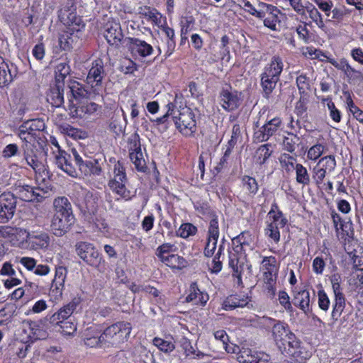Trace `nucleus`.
Returning <instances> with one entry per match:
<instances>
[{"instance_id":"f257e3e1","label":"nucleus","mask_w":363,"mask_h":363,"mask_svg":"<svg viewBox=\"0 0 363 363\" xmlns=\"http://www.w3.org/2000/svg\"><path fill=\"white\" fill-rule=\"evenodd\" d=\"M283 62L279 56H274L267 64L261 74V86L263 96L269 99L283 70Z\"/></svg>"},{"instance_id":"f03ea898","label":"nucleus","mask_w":363,"mask_h":363,"mask_svg":"<svg viewBox=\"0 0 363 363\" xmlns=\"http://www.w3.org/2000/svg\"><path fill=\"white\" fill-rule=\"evenodd\" d=\"M131 330V324L125 321L117 322L107 327L102 333L105 348L120 347L121 345L128 341Z\"/></svg>"},{"instance_id":"7ed1b4c3","label":"nucleus","mask_w":363,"mask_h":363,"mask_svg":"<svg viewBox=\"0 0 363 363\" xmlns=\"http://www.w3.org/2000/svg\"><path fill=\"white\" fill-rule=\"evenodd\" d=\"M128 182L125 168L123 164L118 162L114 164L113 175L108 182V186L117 197L116 201L123 200L128 201L135 196L134 194L127 188Z\"/></svg>"},{"instance_id":"20e7f679","label":"nucleus","mask_w":363,"mask_h":363,"mask_svg":"<svg viewBox=\"0 0 363 363\" xmlns=\"http://www.w3.org/2000/svg\"><path fill=\"white\" fill-rule=\"evenodd\" d=\"M76 252L87 264L103 272L106 270V262L93 244L79 242L76 244Z\"/></svg>"},{"instance_id":"39448f33","label":"nucleus","mask_w":363,"mask_h":363,"mask_svg":"<svg viewBox=\"0 0 363 363\" xmlns=\"http://www.w3.org/2000/svg\"><path fill=\"white\" fill-rule=\"evenodd\" d=\"M173 121L177 129L185 136H191L196 130L195 114L189 107L174 109Z\"/></svg>"},{"instance_id":"423d86ee","label":"nucleus","mask_w":363,"mask_h":363,"mask_svg":"<svg viewBox=\"0 0 363 363\" xmlns=\"http://www.w3.org/2000/svg\"><path fill=\"white\" fill-rule=\"evenodd\" d=\"M269 221L264 230L265 235L278 243L280 240L279 228H284L287 223V219L283 213L279 209L276 203L272 204L271 209L268 213Z\"/></svg>"},{"instance_id":"0eeeda50","label":"nucleus","mask_w":363,"mask_h":363,"mask_svg":"<svg viewBox=\"0 0 363 363\" xmlns=\"http://www.w3.org/2000/svg\"><path fill=\"white\" fill-rule=\"evenodd\" d=\"M106 76L102 60L97 59L91 62L86 76V82L91 86L95 95L102 96L104 86L102 81Z\"/></svg>"},{"instance_id":"6e6552de","label":"nucleus","mask_w":363,"mask_h":363,"mask_svg":"<svg viewBox=\"0 0 363 363\" xmlns=\"http://www.w3.org/2000/svg\"><path fill=\"white\" fill-rule=\"evenodd\" d=\"M261 323L272 326V333L275 344L279 349L284 348L286 350V342L289 334L293 333L289 330L288 325L268 317H263Z\"/></svg>"},{"instance_id":"1a4fd4ad","label":"nucleus","mask_w":363,"mask_h":363,"mask_svg":"<svg viewBox=\"0 0 363 363\" xmlns=\"http://www.w3.org/2000/svg\"><path fill=\"white\" fill-rule=\"evenodd\" d=\"M17 205V196L11 192L0 195V223H6L14 216Z\"/></svg>"},{"instance_id":"9d476101","label":"nucleus","mask_w":363,"mask_h":363,"mask_svg":"<svg viewBox=\"0 0 363 363\" xmlns=\"http://www.w3.org/2000/svg\"><path fill=\"white\" fill-rule=\"evenodd\" d=\"M72 152L76 165L82 174L85 176L91 174L99 176L101 174L102 168L98 160L93 158L84 159L75 149H72Z\"/></svg>"},{"instance_id":"9b49d317","label":"nucleus","mask_w":363,"mask_h":363,"mask_svg":"<svg viewBox=\"0 0 363 363\" xmlns=\"http://www.w3.org/2000/svg\"><path fill=\"white\" fill-rule=\"evenodd\" d=\"M14 191L17 197L26 202H41L45 198V191L43 189L28 184L16 185Z\"/></svg>"},{"instance_id":"f8f14e48","label":"nucleus","mask_w":363,"mask_h":363,"mask_svg":"<svg viewBox=\"0 0 363 363\" xmlns=\"http://www.w3.org/2000/svg\"><path fill=\"white\" fill-rule=\"evenodd\" d=\"M288 345L287 353L291 356L296 363H304L310 357L309 353L302 346L301 342L297 339L296 335L289 334L286 345Z\"/></svg>"},{"instance_id":"ddd939ff","label":"nucleus","mask_w":363,"mask_h":363,"mask_svg":"<svg viewBox=\"0 0 363 363\" xmlns=\"http://www.w3.org/2000/svg\"><path fill=\"white\" fill-rule=\"evenodd\" d=\"M80 298H74L68 303L62 306L57 312L53 313L49 318V322L51 324H60L71 318L72 315L76 311L80 304Z\"/></svg>"},{"instance_id":"4468645a","label":"nucleus","mask_w":363,"mask_h":363,"mask_svg":"<svg viewBox=\"0 0 363 363\" xmlns=\"http://www.w3.org/2000/svg\"><path fill=\"white\" fill-rule=\"evenodd\" d=\"M219 234L218 218L213 216L209 222L208 229L207 242L203 252L206 257H212L214 254L216 249Z\"/></svg>"},{"instance_id":"2eb2a0df","label":"nucleus","mask_w":363,"mask_h":363,"mask_svg":"<svg viewBox=\"0 0 363 363\" xmlns=\"http://www.w3.org/2000/svg\"><path fill=\"white\" fill-rule=\"evenodd\" d=\"M281 125V120L280 118L275 117L264 125H263L258 130L254 133V138L256 141L261 143L267 141L272 136H273L279 130Z\"/></svg>"},{"instance_id":"dca6fc26","label":"nucleus","mask_w":363,"mask_h":363,"mask_svg":"<svg viewBox=\"0 0 363 363\" xmlns=\"http://www.w3.org/2000/svg\"><path fill=\"white\" fill-rule=\"evenodd\" d=\"M67 274V269L66 267L59 266L55 268V277L50 289V295L55 299H59L62 296Z\"/></svg>"},{"instance_id":"f3484780","label":"nucleus","mask_w":363,"mask_h":363,"mask_svg":"<svg viewBox=\"0 0 363 363\" xmlns=\"http://www.w3.org/2000/svg\"><path fill=\"white\" fill-rule=\"evenodd\" d=\"M74 216L54 215L51 221V230L57 237L64 235L74 223Z\"/></svg>"},{"instance_id":"a211bd4d","label":"nucleus","mask_w":363,"mask_h":363,"mask_svg":"<svg viewBox=\"0 0 363 363\" xmlns=\"http://www.w3.org/2000/svg\"><path fill=\"white\" fill-rule=\"evenodd\" d=\"M104 37L108 43L118 48L123 39L121 26L116 21H108L105 26Z\"/></svg>"},{"instance_id":"6ab92c4d","label":"nucleus","mask_w":363,"mask_h":363,"mask_svg":"<svg viewBox=\"0 0 363 363\" xmlns=\"http://www.w3.org/2000/svg\"><path fill=\"white\" fill-rule=\"evenodd\" d=\"M128 150L130 152V159L135 168L140 172H145L146 168L145 161L143 157L140 143L135 136L133 138L129 139Z\"/></svg>"},{"instance_id":"aec40b11","label":"nucleus","mask_w":363,"mask_h":363,"mask_svg":"<svg viewBox=\"0 0 363 363\" xmlns=\"http://www.w3.org/2000/svg\"><path fill=\"white\" fill-rule=\"evenodd\" d=\"M240 94L235 90L223 89L220 93L221 106L226 111H230L236 109L240 105Z\"/></svg>"},{"instance_id":"412c9836","label":"nucleus","mask_w":363,"mask_h":363,"mask_svg":"<svg viewBox=\"0 0 363 363\" xmlns=\"http://www.w3.org/2000/svg\"><path fill=\"white\" fill-rule=\"evenodd\" d=\"M56 166L72 177L78 176L76 167L71 163V155L65 151L59 150L55 156Z\"/></svg>"},{"instance_id":"4be33fe9","label":"nucleus","mask_w":363,"mask_h":363,"mask_svg":"<svg viewBox=\"0 0 363 363\" xmlns=\"http://www.w3.org/2000/svg\"><path fill=\"white\" fill-rule=\"evenodd\" d=\"M26 241L33 250L46 249L50 244V237L44 232H27Z\"/></svg>"},{"instance_id":"5701e85b","label":"nucleus","mask_w":363,"mask_h":363,"mask_svg":"<svg viewBox=\"0 0 363 363\" xmlns=\"http://www.w3.org/2000/svg\"><path fill=\"white\" fill-rule=\"evenodd\" d=\"M128 48L131 53L141 57H146L153 52L152 46L137 38H128Z\"/></svg>"},{"instance_id":"b1692460","label":"nucleus","mask_w":363,"mask_h":363,"mask_svg":"<svg viewBox=\"0 0 363 363\" xmlns=\"http://www.w3.org/2000/svg\"><path fill=\"white\" fill-rule=\"evenodd\" d=\"M23 157L26 164L34 170L36 174L40 177L48 176V172L45 166L38 160L37 155L33 154V150L29 149L28 145H26V149H24Z\"/></svg>"},{"instance_id":"393cba45","label":"nucleus","mask_w":363,"mask_h":363,"mask_svg":"<svg viewBox=\"0 0 363 363\" xmlns=\"http://www.w3.org/2000/svg\"><path fill=\"white\" fill-rule=\"evenodd\" d=\"M328 62L337 69L341 70L350 80H360L363 77L362 73L352 67L347 60L345 58L336 60L334 58H329Z\"/></svg>"},{"instance_id":"a878e982","label":"nucleus","mask_w":363,"mask_h":363,"mask_svg":"<svg viewBox=\"0 0 363 363\" xmlns=\"http://www.w3.org/2000/svg\"><path fill=\"white\" fill-rule=\"evenodd\" d=\"M250 298L245 294H232L228 296L223 303V308L231 311L238 308H250Z\"/></svg>"},{"instance_id":"bb28decb","label":"nucleus","mask_w":363,"mask_h":363,"mask_svg":"<svg viewBox=\"0 0 363 363\" xmlns=\"http://www.w3.org/2000/svg\"><path fill=\"white\" fill-rule=\"evenodd\" d=\"M59 18L60 21L67 26H78L79 28L82 20L78 17L75 12V9L72 5L61 9L59 11Z\"/></svg>"},{"instance_id":"cd10ccee","label":"nucleus","mask_w":363,"mask_h":363,"mask_svg":"<svg viewBox=\"0 0 363 363\" xmlns=\"http://www.w3.org/2000/svg\"><path fill=\"white\" fill-rule=\"evenodd\" d=\"M21 263L28 271L33 272L38 276H46L50 272V267L47 264H37V261L29 257H23L19 259Z\"/></svg>"},{"instance_id":"c85d7f7f","label":"nucleus","mask_w":363,"mask_h":363,"mask_svg":"<svg viewBox=\"0 0 363 363\" xmlns=\"http://www.w3.org/2000/svg\"><path fill=\"white\" fill-rule=\"evenodd\" d=\"M84 344L90 347L105 348L102 341V333H100L95 327H89L84 333Z\"/></svg>"},{"instance_id":"c756f323","label":"nucleus","mask_w":363,"mask_h":363,"mask_svg":"<svg viewBox=\"0 0 363 363\" xmlns=\"http://www.w3.org/2000/svg\"><path fill=\"white\" fill-rule=\"evenodd\" d=\"M80 28H69L67 30L63 31L59 35L58 45L62 50L69 51L72 49L74 44L77 40V36L74 35V30H79Z\"/></svg>"},{"instance_id":"7c9ffc66","label":"nucleus","mask_w":363,"mask_h":363,"mask_svg":"<svg viewBox=\"0 0 363 363\" xmlns=\"http://www.w3.org/2000/svg\"><path fill=\"white\" fill-rule=\"evenodd\" d=\"M54 215L74 216L72 204L65 196H59L53 201Z\"/></svg>"},{"instance_id":"2f4dec72","label":"nucleus","mask_w":363,"mask_h":363,"mask_svg":"<svg viewBox=\"0 0 363 363\" xmlns=\"http://www.w3.org/2000/svg\"><path fill=\"white\" fill-rule=\"evenodd\" d=\"M208 300L207 294H203L198 288L196 283L194 282L190 285L189 294L186 297V302H194L195 304L204 305Z\"/></svg>"},{"instance_id":"473e14b6","label":"nucleus","mask_w":363,"mask_h":363,"mask_svg":"<svg viewBox=\"0 0 363 363\" xmlns=\"http://www.w3.org/2000/svg\"><path fill=\"white\" fill-rule=\"evenodd\" d=\"M294 296L292 300L294 306L299 307L305 313L310 311V294L307 290L294 291Z\"/></svg>"},{"instance_id":"72a5a7b5","label":"nucleus","mask_w":363,"mask_h":363,"mask_svg":"<svg viewBox=\"0 0 363 363\" xmlns=\"http://www.w3.org/2000/svg\"><path fill=\"white\" fill-rule=\"evenodd\" d=\"M17 73V67L13 63L4 66V68H0V86L9 85L16 77Z\"/></svg>"},{"instance_id":"f704fd0d","label":"nucleus","mask_w":363,"mask_h":363,"mask_svg":"<svg viewBox=\"0 0 363 363\" xmlns=\"http://www.w3.org/2000/svg\"><path fill=\"white\" fill-rule=\"evenodd\" d=\"M62 84H56V86L50 90L47 95V101L52 106L58 108L64 103Z\"/></svg>"},{"instance_id":"c9c22d12","label":"nucleus","mask_w":363,"mask_h":363,"mask_svg":"<svg viewBox=\"0 0 363 363\" xmlns=\"http://www.w3.org/2000/svg\"><path fill=\"white\" fill-rule=\"evenodd\" d=\"M167 266L173 269H182L186 267V261L182 257L178 255H167L160 259Z\"/></svg>"},{"instance_id":"e433bc0d","label":"nucleus","mask_w":363,"mask_h":363,"mask_svg":"<svg viewBox=\"0 0 363 363\" xmlns=\"http://www.w3.org/2000/svg\"><path fill=\"white\" fill-rule=\"evenodd\" d=\"M277 271L264 272V287L270 296L275 294V284L277 281Z\"/></svg>"},{"instance_id":"4c0bfd02","label":"nucleus","mask_w":363,"mask_h":363,"mask_svg":"<svg viewBox=\"0 0 363 363\" xmlns=\"http://www.w3.org/2000/svg\"><path fill=\"white\" fill-rule=\"evenodd\" d=\"M46 320H40L38 321H33L30 323V328L32 334L35 339H45L48 336L46 330Z\"/></svg>"},{"instance_id":"58836bf2","label":"nucleus","mask_w":363,"mask_h":363,"mask_svg":"<svg viewBox=\"0 0 363 363\" xmlns=\"http://www.w3.org/2000/svg\"><path fill=\"white\" fill-rule=\"evenodd\" d=\"M139 13L146 18L148 21H152L156 26H160L161 23L162 15L155 9L147 6L140 8Z\"/></svg>"},{"instance_id":"ea45409f","label":"nucleus","mask_w":363,"mask_h":363,"mask_svg":"<svg viewBox=\"0 0 363 363\" xmlns=\"http://www.w3.org/2000/svg\"><path fill=\"white\" fill-rule=\"evenodd\" d=\"M345 307V298L344 295L335 296L333 311L331 313L332 318L337 320Z\"/></svg>"},{"instance_id":"a19ab883","label":"nucleus","mask_w":363,"mask_h":363,"mask_svg":"<svg viewBox=\"0 0 363 363\" xmlns=\"http://www.w3.org/2000/svg\"><path fill=\"white\" fill-rule=\"evenodd\" d=\"M70 67L67 62L59 63L55 69L56 84H64V80L69 74Z\"/></svg>"},{"instance_id":"79ce46f5","label":"nucleus","mask_w":363,"mask_h":363,"mask_svg":"<svg viewBox=\"0 0 363 363\" xmlns=\"http://www.w3.org/2000/svg\"><path fill=\"white\" fill-rule=\"evenodd\" d=\"M229 266L234 272L233 276L241 279L243 263L240 262L238 253L230 252L229 254Z\"/></svg>"},{"instance_id":"37998d69","label":"nucleus","mask_w":363,"mask_h":363,"mask_svg":"<svg viewBox=\"0 0 363 363\" xmlns=\"http://www.w3.org/2000/svg\"><path fill=\"white\" fill-rule=\"evenodd\" d=\"M296 180L297 183L303 186L310 183V176L307 169L301 164H296L295 166Z\"/></svg>"},{"instance_id":"c03bdc74","label":"nucleus","mask_w":363,"mask_h":363,"mask_svg":"<svg viewBox=\"0 0 363 363\" xmlns=\"http://www.w3.org/2000/svg\"><path fill=\"white\" fill-rule=\"evenodd\" d=\"M242 186L247 191L251 197H253L257 192L259 186L256 179L249 176H244L242 179Z\"/></svg>"},{"instance_id":"a18cd8bd","label":"nucleus","mask_w":363,"mask_h":363,"mask_svg":"<svg viewBox=\"0 0 363 363\" xmlns=\"http://www.w3.org/2000/svg\"><path fill=\"white\" fill-rule=\"evenodd\" d=\"M270 147V144H264L260 145L257 148L255 152V157L257 163L263 164L266 162L272 153V150L269 149Z\"/></svg>"},{"instance_id":"49530a36","label":"nucleus","mask_w":363,"mask_h":363,"mask_svg":"<svg viewBox=\"0 0 363 363\" xmlns=\"http://www.w3.org/2000/svg\"><path fill=\"white\" fill-rule=\"evenodd\" d=\"M69 92L74 99L79 100L86 96L87 91L84 86L78 82H72L69 85Z\"/></svg>"},{"instance_id":"de8ad7c7","label":"nucleus","mask_w":363,"mask_h":363,"mask_svg":"<svg viewBox=\"0 0 363 363\" xmlns=\"http://www.w3.org/2000/svg\"><path fill=\"white\" fill-rule=\"evenodd\" d=\"M276 6L264 2H258L257 9H256V17L263 19L266 14L278 12Z\"/></svg>"},{"instance_id":"09e8293b","label":"nucleus","mask_w":363,"mask_h":363,"mask_svg":"<svg viewBox=\"0 0 363 363\" xmlns=\"http://www.w3.org/2000/svg\"><path fill=\"white\" fill-rule=\"evenodd\" d=\"M197 228L193 224L186 223L182 224L179 229L177 230V236L187 238L189 236L194 235L196 233Z\"/></svg>"},{"instance_id":"8fccbe9b","label":"nucleus","mask_w":363,"mask_h":363,"mask_svg":"<svg viewBox=\"0 0 363 363\" xmlns=\"http://www.w3.org/2000/svg\"><path fill=\"white\" fill-rule=\"evenodd\" d=\"M279 161L281 164V167L287 172H292L293 170H295L296 159L294 157L289 154H283L281 155Z\"/></svg>"},{"instance_id":"3c124183","label":"nucleus","mask_w":363,"mask_h":363,"mask_svg":"<svg viewBox=\"0 0 363 363\" xmlns=\"http://www.w3.org/2000/svg\"><path fill=\"white\" fill-rule=\"evenodd\" d=\"M299 141V138L293 134L288 133L287 136L284 137L283 140L284 149L289 152H293Z\"/></svg>"},{"instance_id":"603ef678","label":"nucleus","mask_w":363,"mask_h":363,"mask_svg":"<svg viewBox=\"0 0 363 363\" xmlns=\"http://www.w3.org/2000/svg\"><path fill=\"white\" fill-rule=\"evenodd\" d=\"M306 11L308 13L309 17L311 20L318 26L320 28L325 27L322 16L318 10L311 5V6H306Z\"/></svg>"},{"instance_id":"864d4df0","label":"nucleus","mask_w":363,"mask_h":363,"mask_svg":"<svg viewBox=\"0 0 363 363\" xmlns=\"http://www.w3.org/2000/svg\"><path fill=\"white\" fill-rule=\"evenodd\" d=\"M317 164H320L327 172H332L336 167V160L334 155H328L322 157Z\"/></svg>"},{"instance_id":"5fc2aeb1","label":"nucleus","mask_w":363,"mask_h":363,"mask_svg":"<svg viewBox=\"0 0 363 363\" xmlns=\"http://www.w3.org/2000/svg\"><path fill=\"white\" fill-rule=\"evenodd\" d=\"M152 342L160 350L165 353L171 352L175 348L174 344L172 342L164 340L160 337H155Z\"/></svg>"},{"instance_id":"6e6d98bb","label":"nucleus","mask_w":363,"mask_h":363,"mask_svg":"<svg viewBox=\"0 0 363 363\" xmlns=\"http://www.w3.org/2000/svg\"><path fill=\"white\" fill-rule=\"evenodd\" d=\"M223 245H220L214 258L212 260L211 265L209 267V269L212 273L218 274L222 269V261L220 259V258L223 255Z\"/></svg>"},{"instance_id":"4d7b16f0","label":"nucleus","mask_w":363,"mask_h":363,"mask_svg":"<svg viewBox=\"0 0 363 363\" xmlns=\"http://www.w3.org/2000/svg\"><path fill=\"white\" fill-rule=\"evenodd\" d=\"M324 151L325 146L320 143H317L309 148L307 152V157L310 160L315 161L323 155Z\"/></svg>"},{"instance_id":"13d9d810","label":"nucleus","mask_w":363,"mask_h":363,"mask_svg":"<svg viewBox=\"0 0 363 363\" xmlns=\"http://www.w3.org/2000/svg\"><path fill=\"white\" fill-rule=\"evenodd\" d=\"M54 325H58L60 328V332L65 335H72L77 330V325L74 324L71 319L64 320V322L60 324H53Z\"/></svg>"},{"instance_id":"bf43d9fd","label":"nucleus","mask_w":363,"mask_h":363,"mask_svg":"<svg viewBox=\"0 0 363 363\" xmlns=\"http://www.w3.org/2000/svg\"><path fill=\"white\" fill-rule=\"evenodd\" d=\"M99 106L94 103L90 102L85 105H82L76 109V114L79 117H84L82 113L91 115L98 110Z\"/></svg>"},{"instance_id":"052dcab7","label":"nucleus","mask_w":363,"mask_h":363,"mask_svg":"<svg viewBox=\"0 0 363 363\" xmlns=\"http://www.w3.org/2000/svg\"><path fill=\"white\" fill-rule=\"evenodd\" d=\"M326 174L327 172L323 167H320V164H316L313 168L312 178L317 186H320L323 183Z\"/></svg>"},{"instance_id":"680f3d73","label":"nucleus","mask_w":363,"mask_h":363,"mask_svg":"<svg viewBox=\"0 0 363 363\" xmlns=\"http://www.w3.org/2000/svg\"><path fill=\"white\" fill-rule=\"evenodd\" d=\"M308 95H301L299 100L296 102L294 112L298 116H303L307 111Z\"/></svg>"},{"instance_id":"e2e57ef3","label":"nucleus","mask_w":363,"mask_h":363,"mask_svg":"<svg viewBox=\"0 0 363 363\" xmlns=\"http://www.w3.org/2000/svg\"><path fill=\"white\" fill-rule=\"evenodd\" d=\"M330 281L332 284V288L335 296L344 295L342 294V289L340 286L342 283V277L338 273L333 274L330 277Z\"/></svg>"},{"instance_id":"0e129e2a","label":"nucleus","mask_w":363,"mask_h":363,"mask_svg":"<svg viewBox=\"0 0 363 363\" xmlns=\"http://www.w3.org/2000/svg\"><path fill=\"white\" fill-rule=\"evenodd\" d=\"M296 84L301 95H307L306 91L309 89V79L306 75L301 74L296 78Z\"/></svg>"},{"instance_id":"69168bd1","label":"nucleus","mask_w":363,"mask_h":363,"mask_svg":"<svg viewBox=\"0 0 363 363\" xmlns=\"http://www.w3.org/2000/svg\"><path fill=\"white\" fill-rule=\"evenodd\" d=\"M277 12H274L272 13H268L267 17L264 18V26L269 28L272 30H277V23H279L278 16L277 14Z\"/></svg>"},{"instance_id":"338daca9","label":"nucleus","mask_w":363,"mask_h":363,"mask_svg":"<svg viewBox=\"0 0 363 363\" xmlns=\"http://www.w3.org/2000/svg\"><path fill=\"white\" fill-rule=\"evenodd\" d=\"M318 8L325 13V16L329 17L333 8V2L330 0H313Z\"/></svg>"},{"instance_id":"774afa93","label":"nucleus","mask_w":363,"mask_h":363,"mask_svg":"<svg viewBox=\"0 0 363 363\" xmlns=\"http://www.w3.org/2000/svg\"><path fill=\"white\" fill-rule=\"evenodd\" d=\"M276 258L274 257H264L262 259V264L263 270L264 271H277L276 267Z\"/></svg>"}]
</instances>
